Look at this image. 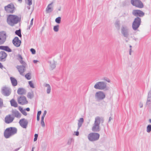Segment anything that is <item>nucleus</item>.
I'll return each instance as SVG.
<instances>
[{
	"mask_svg": "<svg viewBox=\"0 0 151 151\" xmlns=\"http://www.w3.org/2000/svg\"><path fill=\"white\" fill-rule=\"evenodd\" d=\"M20 20L21 18L17 15L12 14L8 15L7 18V23L11 26H14L20 22Z\"/></svg>",
	"mask_w": 151,
	"mask_h": 151,
	"instance_id": "nucleus-1",
	"label": "nucleus"
},
{
	"mask_svg": "<svg viewBox=\"0 0 151 151\" xmlns=\"http://www.w3.org/2000/svg\"><path fill=\"white\" fill-rule=\"evenodd\" d=\"M101 121H104L102 117L98 116L95 118L94 122L92 127V130L93 132H97L100 130V124Z\"/></svg>",
	"mask_w": 151,
	"mask_h": 151,
	"instance_id": "nucleus-2",
	"label": "nucleus"
},
{
	"mask_svg": "<svg viewBox=\"0 0 151 151\" xmlns=\"http://www.w3.org/2000/svg\"><path fill=\"white\" fill-rule=\"evenodd\" d=\"M17 129L15 127H10L6 129L4 132V136L6 138H8L17 133Z\"/></svg>",
	"mask_w": 151,
	"mask_h": 151,
	"instance_id": "nucleus-3",
	"label": "nucleus"
},
{
	"mask_svg": "<svg viewBox=\"0 0 151 151\" xmlns=\"http://www.w3.org/2000/svg\"><path fill=\"white\" fill-rule=\"evenodd\" d=\"M141 22V19L138 17H136L132 24V28L134 30H137L139 27Z\"/></svg>",
	"mask_w": 151,
	"mask_h": 151,
	"instance_id": "nucleus-4",
	"label": "nucleus"
},
{
	"mask_svg": "<svg viewBox=\"0 0 151 151\" xmlns=\"http://www.w3.org/2000/svg\"><path fill=\"white\" fill-rule=\"evenodd\" d=\"M100 137L99 134L97 133L92 132L88 136V140L91 142H94L98 140Z\"/></svg>",
	"mask_w": 151,
	"mask_h": 151,
	"instance_id": "nucleus-5",
	"label": "nucleus"
},
{
	"mask_svg": "<svg viewBox=\"0 0 151 151\" xmlns=\"http://www.w3.org/2000/svg\"><path fill=\"white\" fill-rule=\"evenodd\" d=\"M106 83L104 81L97 82L94 86L96 89L103 90L106 89L107 87Z\"/></svg>",
	"mask_w": 151,
	"mask_h": 151,
	"instance_id": "nucleus-6",
	"label": "nucleus"
},
{
	"mask_svg": "<svg viewBox=\"0 0 151 151\" xmlns=\"http://www.w3.org/2000/svg\"><path fill=\"white\" fill-rule=\"evenodd\" d=\"M131 4L134 6L139 8L144 7V5L142 2L140 0H131Z\"/></svg>",
	"mask_w": 151,
	"mask_h": 151,
	"instance_id": "nucleus-7",
	"label": "nucleus"
},
{
	"mask_svg": "<svg viewBox=\"0 0 151 151\" xmlns=\"http://www.w3.org/2000/svg\"><path fill=\"white\" fill-rule=\"evenodd\" d=\"M21 64L22 65L17 66V68L18 69L20 74L21 75L24 76V73L26 70V67L27 66V64L26 63Z\"/></svg>",
	"mask_w": 151,
	"mask_h": 151,
	"instance_id": "nucleus-8",
	"label": "nucleus"
},
{
	"mask_svg": "<svg viewBox=\"0 0 151 151\" xmlns=\"http://www.w3.org/2000/svg\"><path fill=\"white\" fill-rule=\"evenodd\" d=\"M14 9V6L12 3L4 7L5 10L8 13H13Z\"/></svg>",
	"mask_w": 151,
	"mask_h": 151,
	"instance_id": "nucleus-9",
	"label": "nucleus"
},
{
	"mask_svg": "<svg viewBox=\"0 0 151 151\" xmlns=\"http://www.w3.org/2000/svg\"><path fill=\"white\" fill-rule=\"evenodd\" d=\"M132 14L134 16L138 17H142L145 15V13L140 10H133L132 12Z\"/></svg>",
	"mask_w": 151,
	"mask_h": 151,
	"instance_id": "nucleus-10",
	"label": "nucleus"
},
{
	"mask_svg": "<svg viewBox=\"0 0 151 151\" xmlns=\"http://www.w3.org/2000/svg\"><path fill=\"white\" fill-rule=\"evenodd\" d=\"M11 91L10 88L5 86L2 87L1 89V93L2 94L5 96H9L11 94Z\"/></svg>",
	"mask_w": 151,
	"mask_h": 151,
	"instance_id": "nucleus-11",
	"label": "nucleus"
},
{
	"mask_svg": "<svg viewBox=\"0 0 151 151\" xmlns=\"http://www.w3.org/2000/svg\"><path fill=\"white\" fill-rule=\"evenodd\" d=\"M6 35V32L4 31L0 32V45L3 44L5 42Z\"/></svg>",
	"mask_w": 151,
	"mask_h": 151,
	"instance_id": "nucleus-12",
	"label": "nucleus"
},
{
	"mask_svg": "<svg viewBox=\"0 0 151 151\" xmlns=\"http://www.w3.org/2000/svg\"><path fill=\"white\" fill-rule=\"evenodd\" d=\"M18 102L19 104L22 105L26 104L28 103V101L27 100L26 97L24 96H21L18 98Z\"/></svg>",
	"mask_w": 151,
	"mask_h": 151,
	"instance_id": "nucleus-13",
	"label": "nucleus"
},
{
	"mask_svg": "<svg viewBox=\"0 0 151 151\" xmlns=\"http://www.w3.org/2000/svg\"><path fill=\"white\" fill-rule=\"evenodd\" d=\"M121 33L125 37H127L129 35L128 29L127 27L123 26L121 29Z\"/></svg>",
	"mask_w": 151,
	"mask_h": 151,
	"instance_id": "nucleus-14",
	"label": "nucleus"
},
{
	"mask_svg": "<svg viewBox=\"0 0 151 151\" xmlns=\"http://www.w3.org/2000/svg\"><path fill=\"white\" fill-rule=\"evenodd\" d=\"M105 94L104 93L101 91L97 92L95 94L96 98L99 100H101L105 98Z\"/></svg>",
	"mask_w": 151,
	"mask_h": 151,
	"instance_id": "nucleus-15",
	"label": "nucleus"
},
{
	"mask_svg": "<svg viewBox=\"0 0 151 151\" xmlns=\"http://www.w3.org/2000/svg\"><path fill=\"white\" fill-rule=\"evenodd\" d=\"M19 123L20 126L22 127L25 129L27 127L28 122L26 119L23 118L20 119Z\"/></svg>",
	"mask_w": 151,
	"mask_h": 151,
	"instance_id": "nucleus-16",
	"label": "nucleus"
},
{
	"mask_svg": "<svg viewBox=\"0 0 151 151\" xmlns=\"http://www.w3.org/2000/svg\"><path fill=\"white\" fill-rule=\"evenodd\" d=\"M14 117L12 116L10 114L6 116L4 119V121L6 124H9L12 122Z\"/></svg>",
	"mask_w": 151,
	"mask_h": 151,
	"instance_id": "nucleus-17",
	"label": "nucleus"
},
{
	"mask_svg": "<svg viewBox=\"0 0 151 151\" xmlns=\"http://www.w3.org/2000/svg\"><path fill=\"white\" fill-rule=\"evenodd\" d=\"M12 43L13 45L16 47H19L21 44V41L19 40V38L15 37L12 40Z\"/></svg>",
	"mask_w": 151,
	"mask_h": 151,
	"instance_id": "nucleus-18",
	"label": "nucleus"
},
{
	"mask_svg": "<svg viewBox=\"0 0 151 151\" xmlns=\"http://www.w3.org/2000/svg\"><path fill=\"white\" fill-rule=\"evenodd\" d=\"M12 116L20 118L21 116V114L17 110L14 109L12 111Z\"/></svg>",
	"mask_w": 151,
	"mask_h": 151,
	"instance_id": "nucleus-19",
	"label": "nucleus"
},
{
	"mask_svg": "<svg viewBox=\"0 0 151 151\" xmlns=\"http://www.w3.org/2000/svg\"><path fill=\"white\" fill-rule=\"evenodd\" d=\"M7 54L4 51L0 52V61L4 62L5 61Z\"/></svg>",
	"mask_w": 151,
	"mask_h": 151,
	"instance_id": "nucleus-20",
	"label": "nucleus"
},
{
	"mask_svg": "<svg viewBox=\"0 0 151 151\" xmlns=\"http://www.w3.org/2000/svg\"><path fill=\"white\" fill-rule=\"evenodd\" d=\"M53 3L51 2L49 4L46 9V12L47 13H48L51 12L53 10V7H52V5Z\"/></svg>",
	"mask_w": 151,
	"mask_h": 151,
	"instance_id": "nucleus-21",
	"label": "nucleus"
},
{
	"mask_svg": "<svg viewBox=\"0 0 151 151\" xmlns=\"http://www.w3.org/2000/svg\"><path fill=\"white\" fill-rule=\"evenodd\" d=\"M0 49L4 50L9 52L12 51V50L8 46H0Z\"/></svg>",
	"mask_w": 151,
	"mask_h": 151,
	"instance_id": "nucleus-22",
	"label": "nucleus"
},
{
	"mask_svg": "<svg viewBox=\"0 0 151 151\" xmlns=\"http://www.w3.org/2000/svg\"><path fill=\"white\" fill-rule=\"evenodd\" d=\"M84 122L83 119L82 118H80V119L78 121V128L77 130H78L81 127L82 125Z\"/></svg>",
	"mask_w": 151,
	"mask_h": 151,
	"instance_id": "nucleus-23",
	"label": "nucleus"
},
{
	"mask_svg": "<svg viewBox=\"0 0 151 151\" xmlns=\"http://www.w3.org/2000/svg\"><path fill=\"white\" fill-rule=\"evenodd\" d=\"M17 93L19 95L24 94L26 93V90L22 88H19L17 91Z\"/></svg>",
	"mask_w": 151,
	"mask_h": 151,
	"instance_id": "nucleus-24",
	"label": "nucleus"
},
{
	"mask_svg": "<svg viewBox=\"0 0 151 151\" xmlns=\"http://www.w3.org/2000/svg\"><path fill=\"white\" fill-rule=\"evenodd\" d=\"M44 86L47 87V94H49L50 93L51 90V87L50 85L47 83H44Z\"/></svg>",
	"mask_w": 151,
	"mask_h": 151,
	"instance_id": "nucleus-25",
	"label": "nucleus"
},
{
	"mask_svg": "<svg viewBox=\"0 0 151 151\" xmlns=\"http://www.w3.org/2000/svg\"><path fill=\"white\" fill-rule=\"evenodd\" d=\"M10 79L12 85L14 86H16L17 84V80L12 77H11Z\"/></svg>",
	"mask_w": 151,
	"mask_h": 151,
	"instance_id": "nucleus-26",
	"label": "nucleus"
},
{
	"mask_svg": "<svg viewBox=\"0 0 151 151\" xmlns=\"http://www.w3.org/2000/svg\"><path fill=\"white\" fill-rule=\"evenodd\" d=\"M11 105L15 107H17L18 106V104L17 102L15 101L14 99H12L10 101Z\"/></svg>",
	"mask_w": 151,
	"mask_h": 151,
	"instance_id": "nucleus-27",
	"label": "nucleus"
},
{
	"mask_svg": "<svg viewBox=\"0 0 151 151\" xmlns=\"http://www.w3.org/2000/svg\"><path fill=\"white\" fill-rule=\"evenodd\" d=\"M115 27L118 29H119L120 27V22L119 20H117L115 23Z\"/></svg>",
	"mask_w": 151,
	"mask_h": 151,
	"instance_id": "nucleus-28",
	"label": "nucleus"
},
{
	"mask_svg": "<svg viewBox=\"0 0 151 151\" xmlns=\"http://www.w3.org/2000/svg\"><path fill=\"white\" fill-rule=\"evenodd\" d=\"M50 66L52 70L53 69L56 67V63L53 60L50 62Z\"/></svg>",
	"mask_w": 151,
	"mask_h": 151,
	"instance_id": "nucleus-29",
	"label": "nucleus"
},
{
	"mask_svg": "<svg viewBox=\"0 0 151 151\" xmlns=\"http://www.w3.org/2000/svg\"><path fill=\"white\" fill-rule=\"evenodd\" d=\"M17 59L19 61V62L20 63H25L24 61L22 60V57L20 55L18 54L17 55Z\"/></svg>",
	"mask_w": 151,
	"mask_h": 151,
	"instance_id": "nucleus-30",
	"label": "nucleus"
},
{
	"mask_svg": "<svg viewBox=\"0 0 151 151\" xmlns=\"http://www.w3.org/2000/svg\"><path fill=\"white\" fill-rule=\"evenodd\" d=\"M74 142V139L72 138H69L68 140L67 144L68 145H70Z\"/></svg>",
	"mask_w": 151,
	"mask_h": 151,
	"instance_id": "nucleus-31",
	"label": "nucleus"
},
{
	"mask_svg": "<svg viewBox=\"0 0 151 151\" xmlns=\"http://www.w3.org/2000/svg\"><path fill=\"white\" fill-rule=\"evenodd\" d=\"M15 33L19 37H21L22 35L21 34V31L20 29L16 30L15 32Z\"/></svg>",
	"mask_w": 151,
	"mask_h": 151,
	"instance_id": "nucleus-32",
	"label": "nucleus"
},
{
	"mask_svg": "<svg viewBox=\"0 0 151 151\" xmlns=\"http://www.w3.org/2000/svg\"><path fill=\"white\" fill-rule=\"evenodd\" d=\"M33 96V93L32 92H29L27 95V97L28 98L31 99Z\"/></svg>",
	"mask_w": 151,
	"mask_h": 151,
	"instance_id": "nucleus-33",
	"label": "nucleus"
},
{
	"mask_svg": "<svg viewBox=\"0 0 151 151\" xmlns=\"http://www.w3.org/2000/svg\"><path fill=\"white\" fill-rule=\"evenodd\" d=\"M59 25H58L55 26L54 27L53 30L55 32H57L59 31Z\"/></svg>",
	"mask_w": 151,
	"mask_h": 151,
	"instance_id": "nucleus-34",
	"label": "nucleus"
},
{
	"mask_svg": "<svg viewBox=\"0 0 151 151\" xmlns=\"http://www.w3.org/2000/svg\"><path fill=\"white\" fill-rule=\"evenodd\" d=\"M61 18L60 17H58L57 18L55 19V22L57 23L60 24L61 22Z\"/></svg>",
	"mask_w": 151,
	"mask_h": 151,
	"instance_id": "nucleus-35",
	"label": "nucleus"
},
{
	"mask_svg": "<svg viewBox=\"0 0 151 151\" xmlns=\"http://www.w3.org/2000/svg\"><path fill=\"white\" fill-rule=\"evenodd\" d=\"M25 2L28 5H31L32 4V0H25Z\"/></svg>",
	"mask_w": 151,
	"mask_h": 151,
	"instance_id": "nucleus-36",
	"label": "nucleus"
},
{
	"mask_svg": "<svg viewBox=\"0 0 151 151\" xmlns=\"http://www.w3.org/2000/svg\"><path fill=\"white\" fill-rule=\"evenodd\" d=\"M151 131V125H148L147 127V132L148 133H150Z\"/></svg>",
	"mask_w": 151,
	"mask_h": 151,
	"instance_id": "nucleus-37",
	"label": "nucleus"
},
{
	"mask_svg": "<svg viewBox=\"0 0 151 151\" xmlns=\"http://www.w3.org/2000/svg\"><path fill=\"white\" fill-rule=\"evenodd\" d=\"M25 78L28 80H30L31 79V77L30 76V73H28L25 75Z\"/></svg>",
	"mask_w": 151,
	"mask_h": 151,
	"instance_id": "nucleus-38",
	"label": "nucleus"
},
{
	"mask_svg": "<svg viewBox=\"0 0 151 151\" xmlns=\"http://www.w3.org/2000/svg\"><path fill=\"white\" fill-rule=\"evenodd\" d=\"M29 86L30 87L32 88H34L35 86L34 85V84L32 83V81H29Z\"/></svg>",
	"mask_w": 151,
	"mask_h": 151,
	"instance_id": "nucleus-39",
	"label": "nucleus"
},
{
	"mask_svg": "<svg viewBox=\"0 0 151 151\" xmlns=\"http://www.w3.org/2000/svg\"><path fill=\"white\" fill-rule=\"evenodd\" d=\"M151 104V99L147 98L146 103L147 105H150Z\"/></svg>",
	"mask_w": 151,
	"mask_h": 151,
	"instance_id": "nucleus-40",
	"label": "nucleus"
},
{
	"mask_svg": "<svg viewBox=\"0 0 151 151\" xmlns=\"http://www.w3.org/2000/svg\"><path fill=\"white\" fill-rule=\"evenodd\" d=\"M103 80L107 82L108 83L110 82V80L108 78L106 77H104L103 79Z\"/></svg>",
	"mask_w": 151,
	"mask_h": 151,
	"instance_id": "nucleus-41",
	"label": "nucleus"
},
{
	"mask_svg": "<svg viewBox=\"0 0 151 151\" xmlns=\"http://www.w3.org/2000/svg\"><path fill=\"white\" fill-rule=\"evenodd\" d=\"M44 120H42V119H41V124L42 126L43 127H44L45 126V124Z\"/></svg>",
	"mask_w": 151,
	"mask_h": 151,
	"instance_id": "nucleus-42",
	"label": "nucleus"
},
{
	"mask_svg": "<svg viewBox=\"0 0 151 151\" xmlns=\"http://www.w3.org/2000/svg\"><path fill=\"white\" fill-rule=\"evenodd\" d=\"M30 51L32 52L33 54H35L36 51L33 48H31L30 49Z\"/></svg>",
	"mask_w": 151,
	"mask_h": 151,
	"instance_id": "nucleus-43",
	"label": "nucleus"
},
{
	"mask_svg": "<svg viewBox=\"0 0 151 151\" xmlns=\"http://www.w3.org/2000/svg\"><path fill=\"white\" fill-rule=\"evenodd\" d=\"M38 136V134H35V138L34 139V141L35 142V141H37V139Z\"/></svg>",
	"mask_w": 151,
	"mask_h": 151,
	"instance_id": "nucleus-44",
	"label": "nucleus"
},
{
	"mask_svg": "<svg viewBox=\"0 0 151 151\" xmlns=\"http://www.w3.org/2000/svg\"><path fill=\"white\" fill-rule=\"evenodd\" d=\"M33 19L32 18L31 21V22H30V26H29V28H28V29H30V27L33 25Z\"/></svg>",
	"mask_w": 151,
	"mask_h": 151,
	"instance_id": "nucleus-45",
	"label": "nucleus"
},
{
	"mask_svg": "<svg viewBox=\"0 0 151 151\" xmlns=\"http://www.w3.org/2000/svg\"><path fill=\"white\" fill-rule=\"evenodd\" d=\"M147 98L151 99V90H150L148 93Z\"/></svg>",
	"mask_w": 151,
	"mask_h": 151,
	"instance_id": "nucleus-46",
	"label": "nucleus"
},
{
	"mask_svg": "<svg viewBox=\"0 0 151 151\" xmlns=\"http://www.w3.org/2000/svg\"><path fill=\"white\" fill-rule=\"evenodd\" d=\"M21 113L25 116H26L27 114V113L25 111V109L23 110L22 111H21Z\"/></svg>",
	"mask_w": 151,
	"mask_h": 151,
	"instance_id": "nucleus-47",
	"label": "nucleus"
},
{
	"mask_svg": "<svg viewBox=\"0 0 151 151\" xmlns=\"http://www.w3.org/2000/svg\"><path fill=\"white\" fill-rule=\"evenodd\" d=\"M3 105V102L2 100L0 98V107H1Z\"/></svg>",
	"mask_w": 151,
	"mask_h": 151,
	"instance_id": "nucleus-48",
	"label": "nucleus"
},
{
	"mask_svg": "<svg viewBox=\"0 0 151 151\" xmlns=\"http://www.w3.org/2000/svg\"><path fill=\"white\" fill-rule=\"evenodd\" d=\"M77 131L78 130H77ZM74 133H75V134L76 136H78L79 135V132L78 131L75 132Z\"/></svg>",
	"mask_w": 151,
	"mask_h": 151,
	"instance_id": "nucleus-49",
	"label": "nucleus"
},
{
	"mask_svg": "<svg viewBox=\"0 0 151 151\" xmlns=\"http://www.w3.org/2000/svg\"><path fill=\"white\" fill-rule=\"evenodd\" d=\"M41 113V111H39L37 112V116H40V115Z\"/></svg>",
	"mask_w": 151,
	"mask_h": 151,
	"instance_id": "nucleus-50",
	"label": "nucleus"
},
{
	"mask_svg": "<svg viewBox=\"0 0 151 151\" xmlns=\"http://www.w3.org/2000/svg\"><path fill=\"white\" fill-rule=\"evenodd\" d=\"M19 109L21 112V111H23V109L20 106H19Z\"/></svg>",
	"mask_w": 151,
	"mask_h": 151,
	"instance_id": "nucleus-51",
	"label": "nucleus"
},
{
	"mask_svg": "<svg viewBox=\"0 0 151 151\" xmlns=\"http://www.w3.org/2000/svg\"><path fill=\"white\" fill-rule=\"evenodd\" d=\"M139 105L140 108H142L143 107V104L141 103H140L139 104Z\"/></svg>",
	"mask_w": 151,
	"mask_h": 151,
	"instance_id": "nucleus-52",
	"label": "nucleus"
},
{
	"mask_svg": "<svg viewBox=\"0 0 151 151\" xmlns=\"http://www.w3.org/2000/svg\"><path fill=\"white\" fill-rule=\"evenodd\" d=\"M46 114H47V111L46 110H45L44 111V113L43 114V115L45 116Z\"/></svg>",
	"mask_w": 151,
	"mask_h": 151,
	"instance_id": "nucleus-53",
	"label": "nucleus"
},
{
	"mask_svg": "<svg viewBox=\"0 0 151 151\" xmlns=\"http://www.w3.org/2000/svg\"><path fill=\"white\" fill-rule=\"evenodd\" d=\"M40 116L37 115V119L38 121H39L40 120Z\"/></svg>",
	"mask_w": 151,
	"mask_h": 151,
	"instance_id": "nucleus-54",
	"label": "nucleus"
},
{
	"mask_svg": "<svg viewBox=\"0 0 151 151\" xmlns=\"http://www.w3.org/2000/svg\"><path fill=\"white\" fill-rule=\"evenodd\" d=\"M131 52H132V48H130L129 51V54L130 55H131Z\"/></svg>",
	"mask_w": 151,
	"mask_h": 151,
	"instance_id": "nucleus-55",
	"label": "nucleus"
},
{
	"mask_svg": "<svg viewBox=\"0 0 151 151\" xmlns=\"http://www.w3.org/2000/svg\"><path fill=\"white\" fill-rule=\"evenodd\" d=\"M45 116L42 115V117H41V119L44 120V118H45Z\"/></svg>",
	"mask_w": 151,
	"mask_h": 151,
	"instance_id": "nucleus-56",
	"label": "nucleus"
},
{
	"mask_svg": "<svg viewBox=\"0 0 151 151\" xmlns=\"http://www.w3.org/2000/svg\"><path fill=\"white\" fill-rule=\"evenodd\" d=\"M38 62V61L36 60H33V62L35 63H36Z\"/></svg>",
	"mask_w": 151,
	"mask_h": 151,
	"instance_id": "nucleus-57",
	"label": "nucleus"
},
{
	"mask_svg": "<svg viewBox=\"0 0 151 151\" xmlns=\"http://www.w3.org/2000/svg\"><path fill=\"white\" fill-rule=\"evenodd\" d=\"M30 5H29L28 6H27V8L29 10L30 9Z\"/></svg>",
	"mask_w": 151,
	"mask_h": 151,
	"instance_id": "nucleus-58",
	"label": "nucleus"
},
{
	"mask_svg": "<svg viewBox=\"0 0 151 151\" xmlns=\"http://www.w3.org/2000/svg\"><path fill=\"white\" fill-rule=\"evenodd\" d=\"M26 110L27 111H29V110H30V109L29 108H27L26 109Z\"/></svg>",
	"mask_w": 151,
	"mask_h": 151,
	"instance_id": "nucleus-59",
	"label": "nucleus"
},
{
	"mask_svg": "<svg viewBox=\"0 0 151 151\" xmlns=\"http://www.w3.org/2000/svg\"><path fill=\"white\" fill-rule=\"evenodd\" d=\"M3 66L1 63H0V68H2L3 67Z\"/></svg>",
	"mask_w": 151,
	"mask_h": 151,
	"instance_id": "nucleus-60",
	"label": "nucleus"
},
{
	"mask_svg": "<svg viewBox=\"0 0 151 151\" xmlns=\"http://www.w3.org/2000/svg\"><path fill=\"white\" fill-rule=\"evenodd\" d=\"M20 3H21L22 2V0H17Z\"/></svg>",
	"mask_w": 151,
	"mask_h": 151,
	"instance_id": "nucleus-61",
	"label": "nucleus"
},
{
	"mask_svg": "<svg viewBox=\"0 0 151 151\" xmlns=\"http://www.w3.org/2000/svg\"><path fill=\"white\" fill-rule=\"evenodd\" d=\"M111 119H112L111 118V117H110L109 118V122L111 120Z\"/></svg>",
	"mask_w": 151,
	"mask_h": 151,
	"instance_id": "nucleus-62",
	"label": "nucleus"
},
{
	"mask_svg": "<svg viewBox=\"0 0 151 151\" xmlns=\"http://www.w3.org/2000/svg\"><path fill=\"white\" fill-rule=\"evenodd\" d=\"M35 147H33L32 148V151H34V149H35Z\"/></svg>",
	"mask_w": 151,
	"mask_h": 151,
	"instance_id": "nucleus-63",
	"label": "nucleus"
},
{
	"mask_svg": "<svg viewBox=\"0 0 151 151\" xmlns=\"http://www.w3.org/2000/svg\"><path fill=\"white\" fill-rule=\"evenodd\" d=\"M149 122L150 123H151V119H149Z\"/></svg>",
	"mask_w": 151,
	"mask_h": 151,
	"instance_id": "nucleus-64",
	"label": "nucleus"
}]
</instances>
